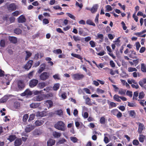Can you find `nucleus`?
I'll list each match as a JSON object with an SVG mask.
<instances>
[{
	"instance_id": "obj_25",
	"label": "nucleus",
	"mask_w": 146,
	"mask_h": 146,
	"mask_svg": "<svg viewBox=\"0 0 146 146\" xmlns=\"http://www.w3.org/2000/svg\"><path fill=\"white\" fill-rule=\"evenodd\" d=\"M40 104L38 103H32L30 105V107L33 108H35L39 106Z\"/></svg>"
},
{
	"instance_id": "obj_62",
	"label": "nucleus",
	"mask_w": 146,
	"mask_h": 146,
	"mask_svg": "<svg viewBox=\"0 0 146 146\" xmlns=\"http://www.w3.org/2000/svg\"><path fill=\"white\" fill-rule=\"evenodd\" d=\"M33 72V71H32L28 74V76L29 79H31L32 78Z\"/></svg>"
},
{
	"instance_id": "obj_15",
	"label": "nucleus",
	"mask_w": 146,
	"mask_h": 146,
	"mask_svg": "<svg viewBox=\"0 0 146 146\" xmlns=\"http://www.w3.org/2000/svg\"><path fill=\"white\" fill-rule=\"evenodd\" d=\"M13 107L15 110L19 109L20 107L19 102L17 101L15 102L13 104Z\"/></svg>"
},
{
	"instance_id": "obj_59",
	"label": "nucleus",
	"mask_w": 146,
	"mask_h": 146,
	"mask_svg": "<svg viewBox=\"0 0 146 146\" xmlns=\"http://www.w3.org/2000/svg\"><path fill=\"white\" fill-rule=\"evenodd\" d=\"M139 143V142L137 140L135 139L133 141V144L135 145H138Z\"/></svg>"
},
{
	"instance_id": "obj_16",
	"label": "nucleus",
	"mask_w": 146,
	"mask_h": 146,
	"mask_svg": "<svg viewBox=\"0 0 146 146\" xmlns=\"http://www.w3.org/2000/svg\"><path fill=\"white\" fill-rule=\"evenodd\" d=\"M45 102V103H46V106L48 108H51L52 106L53 103L51 100H46Z\"/></svg>"
},
{
	"instance_id": "obj_12",
	"label": "nucleus",
	"mask_w": 146,
	"mask_h": 146,
	"mask_svg": "<svg viewBox=\"0 0 146 146\" xmlns=\"http://www.w3.org/2000/svg\"><path fill=\"white\" fill-rule=\"evenodd\" d=\"M55 143V140L50 139L47 141V146H52L54 145Z\"/></svg>"
},
{
	"instance_id": "obj_47",
	"label": "nucleus",
	"mask_w": 146,
	"mask_h": 146,
	"mask_svg": "<svg viewBox=\"0 0 146 146\" xmlns=\"http://www.w3.org/2000/svg\"><path fill=\"white\" fill-rule=\"evenodd\" d=\"M70 139L73 143H76L78 141V139L75 137H71Z\"/></svg>"
},
{
	"instance_id": "obj_9",
	"label": "nucleus",
	"mask_w": 146,
	"mask_h": 146,
	"mask_svg": "<svg viewBox=\"0 0 146 146\" xmlns=\"http://www.w3.org/2000/svg\"><path fill=\"white\" fill-rule=\"evenodd\" d=\"M33 63V61L32 60H29L25 66V68L27 70H29L31 68Z\"/></svg>"
},
{
	"instance_id": "obj_18",
	"label": "nucleus",
	"mask_w": 146,
	"mask_h": 146,
	"mask_svg": "<svg viewBox=\"0 0 146 146\" xmlns=\"http://www.w3.org/2000/svg\"><path fill=\"white\" fill-rule=\"evenodd\" d=\"M52 135L54 138H58L60 137L61 134L60 133L54 131L53 132Z\"/></svg>"
},
{
	"instance_id": "obj_26",
	"label": "nucleus",
	"mask_w": 146,
	"mask_h": 146,
	"mask_svg": "<svg viewBox=\"0 0 146 146\" xmlns=\"http://www.w3.org/2000/svg\"><path fill=\"white\" fill-rule=\"evenodd\" d=\"M44 123L43 121L42 120H37L35 122V124L36 126H38L42 125Z\"/></svg>"
},
{
	"instance_id": "obj_11",
	"label": "nucleus",
	"mask_w": 146,
	"mask_h": 146,
	"mask_svg": "<svg viewBox=\"0 0 146 146\" xmlns=\"http://www.w3.org/2000/svg\"><path fill=\"white\" fill-rule=\"evenodd\" d=\"M33 93L29 89H27L26 90L25 92L21 94L22 96H25L26 95H32Z\"/></svg>"
},
{
	"instance_id": "obj_23",
	"label": "nucleus",
	"mask_w": 146,
	"mask_h": 146,
	"mask_svg": "<svg viewBox=\"0 0 146 146\" xmlns=\"http://www.w3.org/2000/svg\"><path fill=\"white\" fill-rule=\"evenodd\" d=\"M98 8V5L97 4H95L91 8L90 10L91 12L92 13H95L97 10V9Z\"/></svg>"
},
{
	"instance_id": "obj_43",
	"label": "nucleus",
	"mask_w": 146,
	"mask_h": 146,
	"mask_svg": "<svg viewBox=\"0 0 146 146\" xmlns=\"http://www.w3.org/2000/svg\"><path fill=\"white\" fill-rule=\"evenodd\" d=\"M34 134L35 135H39L41 133V132L39 129H36L35 130L34 132Z\"/></svg>"
},
{
	"instance_id": "obj_7",
	"label": "nucleus",
	"mask_w": 146,
	"mask_h": 146,
	"mask_svg": "<svg viewBox=\"0 0 146 146\" xmlns=\"http://www.w3.org/2000/svg\"><path fill=\"white\" fill-rule=\"evenodd\" d=\"M44 97L42 94L39 95L34 97L33 100L35 101H40L43 100Z\"/></svg>"
},
{
	"instance_id": "obj_57",
	"label": "nucleus",
	"mask_w": 146,
	"mask_h": 146,
	"mask_svg": "<svg viewBox=\"0 0 146 146\" xmlns=\"http://www.w3.org/2000/svg\"><path fill=\"white\" fill-rule=\"evenodd\" d=\"M135 44L136 50H138L139 48L141 47V45L140 43L139 42H137Z\"/></svg>"
},
{
	"instance_id": "obj_53",
	"label": "nucleus",
	"mask_w": 146,
	"mask_h": 146,
	"mask_svg": "<svg viewBox=\"0 0 146 146\" xmlns=\"http://www.w3.org/2000/svg\"><path fill=\"white\" fill-rule=\"evenodd\" d=\"M106 11L109 12L112 10V9L111 6L110 5H107L106 6Z\"/></svg>"
},
{
	"instance_id": "obj_5",
	"label": "nucleus",
	"mask_w": 146,
	"mask_h": 146,
	"mask_svg": "<svg viewBox=\"0 0 146 146\" xmlns=\"http://www.w3.org/2000/svg\"><path fill=\"white\" fill-rule=\"evenodd\" d=\"M38 83V80L35 79L31 80L29 83V86L30 87L33 88L36 86Z\"/></svg>"
},
{
	"instance_id": "obj_48",
	"label": "nucleus",
	"mask_w": 146,
	"mask_h": 146,
	"mask_svg": "<svg viewBox=\"0 0 146 146\" xmlns=\"http://www.w3.org/2000/svg\"><path fill=\"white\" fill-rule=\"evenodd\" d=\"M137 70L135 68L129 67L128 68V71L129 72L137 71Z\"/></svg>"
},
{
	"instance_id": "obj_41",
	"label": "nucleus",
	"mask_w": 146,
	"mask_h": 146,
	"mask_svg": "<svg viewBox=\"0 0 146 146\" xmlns=\"http://www.w3.org/2000/svg\"><path fill=\"white\" fill-rule=\"evenodd\" d=\"M138 95V91H136L134 92L133 100H137V97Z\"/></svg>"
},
{
	"instance_id": "obj_34",
	"label": "nucleus",
	"mask_w": 146,
	"mask_h": 146,
	"mask_svg": "<svg viewBox=\"0 0 146 146\" xmlns=\"http://www.w3.org/2000/svg\"><path fill=\"white\" fill-rule=\"evenodd\" d=\"M14 32L15 33L19 35L21 33L22 31L20 29L17 28L14 30Z\"/></svg>"
},
{
	"instance_id": "obj_1",
	"label": "nucleus",
	"mask_w": 146,
	"mask_h": 146,
	"mask_svg": "<svg viewBox=\"0 0 146 146\" xmlns=\"http://www.w3.org/2000/svg\"><path fill=\"white\" fill-rule=\"evenodd\" d=\"M54 127L59 130L64 131L65 130V124L62 121H58L54 125Z\"/></svg>"
},
{
	"instance_id": "obj_40",
	"label": "nucleus",
	"mask_w": 146,
	"mask_h": 146,
	"mask_svg": "<svg viewBox=\"0 0 146 146\" xmlns=\"http://www.w3.org/2000/svg\"><path fill=\"white\" fill-rule=\"evenodd\" d=\"M119 38H117V40L114 42L115 44L118 46H119L120 45V40L119 39Z\"/></svg>"
},
{
	"instance_id": "obj_38",
	"label": "nucleus",
	"mask_w": 146,
	"mask_h": 146,
	"mask_svg": "<svg viewBox=\"0 0 146 146\" xmlns=\"http://www.w3.org/2000/svg\"><path fill=\"white\" fill-rule=\"evenodd\" d=\"M53 52L55 54H61L62 53V50L60 49L54 50L53 51Z\"/></svg>"
},
{
	"instance_id": "obj_32",
	"label": "nucleus",
	"mask_w": 146,
	"mask_h": 146,
	"mask_svg": "<svg viewBox=\"0 0 146 146\" xmlns=\"http://www.w3.org/2000/svg\"><path fill=\"white\" fill-rule=\"evenodd\" d=\"M145 136L141 134L139 135V141L141 143H143L144 140Z\"/></svg>"
},
{
	"instance_id": "obj_20",
	"label": "nucleus",
	"mask_w": 146,
	"mask_h": 146,
	"mask_svg": "<svg viewBox=\"0 0 146 146\" xmlns=\"http://www.w3.org/2000/svg\"><path fill=\"white\" fill-rule=\"evenodd\" d=\"M131 54H129V57L132 58H137V57L135 56L136 53L133 50H131Z\"/></svg>"
},
{
	"instance_id": "obj_10",
	"label": "nucleus",
	"mask_w": 146,
	"mask_h": 146,
	"mask_svg": "<svg viewBox=\"0 0 146 146\" xmlns=\"http://www.w3.org/2000/svg\"><path fill=\"white\" fill-rule=\"evenodd\" d=\"M7 8L8 10L10 11H14L16 9V5L14 3L10 4Z\"/></svg>"
},
{
	"instance_id": "obj_63",
	"label": "nucleus",
	"mask_w": 146,
	"mask_h": 146,
	"mask_svg": "<svg viewBox=\"0 0 146 146\" xmlns=\"http://www.w3.org/2000/svg\"><path fill=\"white\" fill-rule=\"evenodd\" d=\"M43 23L45 25L48 24L49 23V21L47 19H43L42 21Z\"/></svg>"
},
{
	"instance_id": "obj_49",
	"label": "nucleus",
	"mask_w": 146,
	"mask_h": 146,
	"mask_svg": "<svg viewBox=\"0 0 146 146\" xmlns=\"http://www.w3.org/2000/svg\"><path fill=\"white\" fill-rule=\"evenodd\" d=\"M66 14L71 19L74 20H75V17L73 15L69 13H67Z\"/></svg>"
},
{
	"instance_id": "obj_17",
	"label": "nucleus",
	"mask_w": 146,
	"mask_h": 146,
	"mask_svg": "<svg viewBox=\"0 0 146 146\" xmlns=\"http://www.w3.org/2000/svg\"><path fill=\"white\" fill-rule=\"evenodd\" d=\"M9 39L10 42L13 44H16L17 42V39L16 37L14 36L10 37Z\"/></svg>"
},
{
	"instance_id": "obj_42",
	"label": "nucleus",
	"mask_w": 146,
	"mask_h": 146,
	"mask_svg": "<svg viewBox=\"0 0 146 146\" xmlns=\"http://www.w3.org/2000/svg\"><path fill=\"white\" fill-rule=\"evenodd\" d=\"M119 111L117 109H115L111 110V113L113 115L116 116Z\"/></svg>"
},
{
	"instance_id": "obj_3",
	"label": "nucleus",
	"mask_w": 146,
	"mask_h": 146,
	"mask_svg": "<svg viewBox=\"0 0 146 146\" xmlns=\"http://www.w3.org/2000/svg\"><path fill=\"white\" fill-rule=\"evenodd\" d=\"M49 74L46 72H44L41 74L40 76V79L42 80L45 81L48 79L49 77Z\"/></svg>"
},
{
	"instance_id": "obj_56",
	"label": "nucleus",
	"mask_w": 146,
	"mask_h": 146,
	"mask_svg": "<svg viewBox=\"0 0 146 146\" xmlns=\"http://www.w3.org/2000/svg\"><path fill=\"white\" fill-rule=\"evenodd\" d=\"M89 43L92 47H94L96 46L95 42L93 40L90 41Z\"/></svg>"
},
{
	"instance_id": "obj_4",
	"label": "nucleus",
	"mask_w": 146,
	"mask_h": 146,
	"mask_svg": "<svg viewBox=\"0 0 146 146\" xmlns=\"http://www.w3.org/2000/svg\"><path fill=\"white\" fill-rule=\"evenodd\" d=\"M72 77L74 80H80L84 78V76L83 74H79L78 73H77L73 74L72 75Z\"/></svg>"
},
{
	"instance_id": "obj_64",
	"label": "nucleus",
	"mask_w": 146,
	"mask_h": 146,
	"mask_svg": "<svg viewBox=\"0 0 146 146\" xmlns=\"http://www.w3.org/2000/svg\"><path fill=\"white\" fill-rule=\"evenodd\" d=\"M116 116L118 118H119L122 116V114L120 111H119Z\"/></svg>"
},
{
	"instance_id": "obj_37",
	"label": "nucleus",
	"mask_w": 146,
	"mask_h": 146,
	"mask_svg": "<svg viewBox=\"0 0 146 146\" xmlns=\"http://www.w3.org/2000/svg\"><path fill=\"white\" fill-rule=\"evenodd\" d=\"M126 91V90L121 88L119 90L118 93L121 95H124L125 94Z\"/></svg>"
},
{
	"instance_id": "obj_46",
	"label": "nucleus",
	"mask_w": 146,
	"mask_h": 146,
	"mask_svg": "<svg viewBox=\"0 0 146 146\" xmlns=\"http://www.w3.org/2000/svg\"><path fill=\"white\" fill-rule=\"evenodd\" d=\"M73 38L74 40L75 41H79L80 40V38L79 36H75V35H74L73 36Z\"/></svg>"
},
{
	"instance_id": "obj_30",
	"label": "nucleus",
	"mask_w": 146,
	"mask_h": 146,
	"mask_svg": "<svg viewBox=\"0 0 146 146\" xmlns=\"http://www.w3.org/2000/svg\"><path fill=\"white\" fill-rule=\"evenodd\" d=\"M60 84L59 83H56L54 84L53 87V89L54 91H57L59 88Z\"/></svg>"
},
{
	"instance_id": "obj_2",
	"label": "nucleus",
	"mask_w": 146,
	"mask_h": 146,
	"mask_svg": "<svg viewBox=\"0 0 146 146\" xmlns=\"http://www.w3.org/2000/svg\"><path fill=\"white\" fill-rule=\"evenodd\" d=\"M136 124L138 125V129L137 131L139 134H141L142 133V131L145 130V129L144 125L143 123L139 122H136Z\"/></svg>"
},
{
	"instance_id": "obj_39",
	"label": "nucleus",
	"mask_w": 146,
	"mask_h": 146,
	"mask_svg": "<svg viewBox=\"0 0 146 146\" xmlns=\"http://www.w3.org/2000/svg\"><path fill=\"white\" fill-rule=\"evenodd\" d=\"M100 122L102 124H104L105 123L106 119L104 116L102 117H101L100 120Z\"/></svg>"
},
{
	"instance_id": "obj_19",
	"label": "nucleus",
	"mask_w": 146,
	"mask_h": 146,
	"mask_svg": "<svg viewBox=\"0 0 146 146\" xmlns=\"http://www.w3.org/2000/svg\"><path fill=\"white\" fill-rule=\"evenodd\" d=\"M17 138L16 136L15 135H11L9 136L7 139L10 142H12L15 140Z\"/></svg>"
},
{
	"instance_id": "obj_33",
	"label": "nucleus",
	"mask_w": 146,
	"mask_h": 146,
	"mask_svg": "<svg viewBox=\"0 0 146 146\" xmlns=\"http://www.w3.org/2000/svg\"><path fill=\"white\" fill-rule=\"evenodd\" d=\"M86 104L89 106H92V104L91 103V100L88 97H87L85 99Z\"/></svg>"
},
{
	"instance_id": "obj_35",
	"label": "nucleus",
	"mask_w": 146,
	"mask_h": 146,
	"mask_svg": "<svg viewBox=\"0 0 146 146\" xmlns=\"http://www.w3.org/2000/svg\"><path fill=\"white\" fill-rule=\"evenodd\" d=\"M129 115L131 117L134 118L135 117L136 113L134 110H130L129 111Z\"/></svg>"
},
{
	"instance_id": "obj_31",
	"label": "nucleus",
	"mask_w": 146,
	"mask_h": 146,
	"mask_svg": "<svg viewBox=\"0 0 146 146\" xmlns=\"http://www.w3.org/2000/svg\"><path fill=\"white\" fill-rule=\"evenodd\" d=\"M141 70L143 72H146V66L144 63L141 64Z\"/></svg>"
},
{
	"instance_id": "obj_52",
	"label": "nucleus",
	"mask_w": 146,
	"mask_h": 146,
	"mask_svg": "<svg viewBox=\"0 0 146 146\" xmlns=\"http://www.w3.org/2000/svg\"><path fill=\"white\" fill-rule=\"evenodd\" d=\"M145 94L143 92H141L139 93V99H142L144 96Z\"/></svg>"
},
{
	"instance_id": "obj_24",
	"label": "nucleus",
	"mask_w": 146,
	"mask_h": 146,
	"mask_svg": "<svg viewBox=\"0 0 146 146\" xmlns=\"http://www.w3.org/2000/svg\"><path fill=\"white\" fill-rule=\"evenodd\" d=\"M9 99V96L7 95H5L0 100V101L2 103H4L6 102Z\"/></svg>"
},
{
	"instance_id": "obj_14",
	"label": "nucleus",
	"mask_w": 146,
	"mask_h": 146,
	"mask_svg": "<svg viewBox=\"0 0 146 146\" xmlns=\"http://www.w3.org/2000/svg\"><path fill=\"white\" fill-rule=\"evenodd\" d=\"M34 126L32 125H29L27 126L25 128V131L26 132H30L34 129Z\"/></svg>"
},
{
	"instance_id": "obj_27",
	"label": "nucleus",
	"mask_w": 146,
	"mask_h": 146,
	"mask_svg": "<svg viewBox=\"0 0 146 146\" xmlns=\"http://www.w3.org/2000/svg\"><path fill=\"white\" fill-rule=\"evenodd\" d=\"M86 23L88 25H92L94 27L96 26L95 24L90 19H88L86 21Z\"/></svg>"
},
{
	"instance_id": "obj_8",
	"label": "nucleus",
	"mask_w": 146,
	"mask_h": 146,
	"mask_svg": "<svg viewBox=\"0 0 146 146\" xmlns=\"http://www.w3.org/2000/svg\"><path fill=\"white\" fill-rule=\"evenodd\" d=\"M26 19L23 15H21L18 18V21L19 23H24L26 22Z\"/></svg>"
},
{
	"instance_id": "obj_58",
	"label": "nucleus",
	"mask_w": 146,
	"mask_h": 146,
	"mask_svg": "<svg viewBox=\"0 0 146 146\" xmlns=\"http://www.w3.org/2000/svg\"><path fill=\"white\" fill-rule=\"evenodd\" d=\"M128 106L130 107H134L136 106V105L135 103H130L129 102H128Z\"/></svg>"
},
{
	"instance_id": "obj_61",
	"label": "nucleus",
	"mask_w": 146,
	"mask_h": 146,
	"mask_svg": "<svg viewBox=\"0 0 146 146\" xmlns=\"http://www.w3.org/2000/svg\"><path fill=\"white\" fill-rule=\"evenodd\" d=\"M56 113L58 115H62L63 114L62 111L61 110H58L56 111Z\"/></svg>"
},
{
	"instance_id": "obj_6",
	"label": "nucleus",
	"mask_w": 146,
	"mask_h": 146,
	"mask_svg": "<svg viewBox=\"0 0 146 146\" xmlns=\"http://www.w3.org/2000/svg\"><path fill=\"white\" fill-rule=\"evenodd\" d=\"M18 88V90H21L23 89L25 87L24 82L21 80H19L17 82Z\"/></svg>"
},
{
	"instance_id": "obj_45",
	"label": "nucleus",
	"mask_w": 146,
	"mask_h": 146,
	"mask_svg": "<svg viewBox=\"0 0 146 146\" xmlns=\"http://www.w3.org/2000/svg\"><path fill=\"white\" fill-rule=\"evenodd\" d=\"M38 85L40 88L42 89L46 86V84L44 82H41L39 83Z\"/></svg>"
},
{
	"instance_id": "obj_44",
	"label": "nucleus",
	"mask_w": 146,
	"mask_h": 146,
	"mask_svg": "<svg viewBox=\"0 0 146 146\" xmlns=\"http://www.w3.org/2000/svg\"><path fill=\"white\" fill-rule=\"evenodd\" d=\"M29 117V115L28 114H25L24 115L23 117V120L25 122L27 121V119Z\"/></svg>"
},
{
	"instance_id": "obj_51",
	"label": "nucleus",
	"mask_w": 146,
	"mask_h": 146,
	"mask_svg": "<svg viewBox=\"0 0 146 146\" xmlns=\"http://www.w3.org/2000/svg\"><path fill=\"white\" fill-rule=\"evenodd\" d=\"M0 46L4 47L5 46V41L4 40H1L0 42Z\"/></svg>"
},
{
	"instance_id": "obj_22",
	"label": "nucleus",
	"mask_w": 146,
	"mask_h": 146,
	"mask_svg": "<svg viewBox=\"0 0 146 146\" xmlns=\"http://www.w3.org/2000/svg\"><path fill=\"white\" fill-rule=\"evenodd\" d=\"M36 116L37 117H43L45 115V112L44 111L40 112L38 111L36 113Z\"/></svg>"
},
{
	"instance_id": "obj_55",
	"label": "nucleus",
	"mask_w": 146,
	"mask_h": 146,
	"mask_svg": "<svg viewBox=\"0 0 146 146\" xmlns=\"http://www.w3.org/2000/svg\"><path fill=\"white\" fill-rule=\"evenodd\" d=\"M84 32L83 29L82 28H79V34L80 35H82Z\"/></svg>"
},
{
	"instance_id": "obj_60",
	"label": "nucleus",
	"mask_w": 146,
	"mask_h": 146,
	"mask_svg": "<svg viewBox=\"0 0 146 146\" xmlns=\"http://www.w3.org/2000/svg\"><path fill=\"white\" fill-rule=\"evenodd\" d=\"M98 38L102 40H104V37L103 35L102 34H98Z\"/></svg>"
},
{
	"instance_id": "obj_13",
	"label": "nucleus",
	"mask_w": 146,
	"mask_h": 146,
	"mask_svg": "<svg viewBox=\"0 0 146 146\" xmlns=\"http://www.w3.org/2000/svg\"><path fill=\"white\" fill-rule=\"evenodd\" d=\"M22 144V140L21 138L16 139L14 142V145L15 146H19Z\"/></svg>"
},
{
	"instance_id": "obj_50",
	"label": "nucleus",
	"mask_w": 146,
	"mask_h": 146,
	"mask_svg": "<svg viewBox=\"0 0 146 146\" xmlns=\"http://www.w3.org/2000/svg\"><path fill=\"white\" fill-rule=\"evenodd\" d=\"M35 115L34 114H31L30 115L29 118L28 119V121H30L33 120L34 119L35 117Z\"/></svg>"
},
{
	"instance_id": "obj_21",
	"label": "nucleus",
	"mask_w": 146,
	"mask_h": 146,
	"mask_svg": "<svg viewBox=\"0 0 146 146\" xmlns=\"http://www.w3.org/2000/svg\"><path fill=\"white\" fill-rule=\"evenodd\" d=\"M139 83L141 87H144V84H146V78H144L142 80H140L139 82Z\"/></svg>"
},
{
	"instance_id": "obj_28",
	"label": "nucleus",
	"mask_w": 146,
	"mask_h": 146,
	"mask_svg": "<svg viewBox=\"0 0 146 146\" xmlns=\"http://www.w3.org/2000/svg\"><path fill=\"white\" fill-rule=\"evenodd\" d=\"M114 100L117 102H121V100L119 98H120V96L117 94H115L114 95L113 97Z\"/></svg>"
},
{
	"instance_id": "obj_36",
	"label": "nucleus",
	"mask_w": 146,
	"mask_h": 146,
	"mask_svg": "<svg viewBox=\"0 0 146 146\" xmlns=\"http://www.w3.org/2000/svg\"><path fill=\"white\" fill-rule=\"evenodd\" d=\"M25 52L27 54V55L25 58V60H27L31 56L32 54L31 52H30L29 51H26Z\"/></svg>"
},
{
	"instance_id": "obj_29",
	"label": "nucleus",
	"mask_w": 146,
	"mask_h": 146,
	"mask_svg": "<svg viewBox=\"0 0 146 146\" xmlns=\"http://www.w3.org/2000/svg\"><path fill=\"white\" fill-rule=\"evenodd\" d=\"M71 55L72 56L79 59L82 60L83 59V58L79 54L72 53L71 54Z\"/></svg>"
},
{
	"instance_id": "obj_54",
	"label": "nucleus",
	"mask_w": 146,
	"mask_h": 146,
	"mask_svg": "<svg viewBox=\"0 0 146 146\" xmlns=\"http://www.w3.org/2000/svg\"><path fill=\"white\" fill-rule=\"evenodd\" d=\"M126 94L127 96H129L130 97H131L133 95V93L132 92L127 90V91Z\"/></svg>"
}]
</instances>
